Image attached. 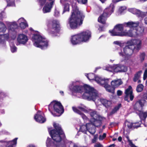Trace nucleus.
Wrapping results in <instances>:
<instances>
[{
	"instance_id": "1",
	"label": "nucleus",
	"mask_w": 147,
	"mask_h": 147,
	"mask_svg": "<svg viewBox=\"0 0 147 147\" xmlns=\"http://www.w3.org/2000/svg\"><path fill=\"white\" fill-rule=\"evenodd\" d=\"M79 82L75 81L72 82L69 86L70 90L73 92L81 93L83 92L84 88L85 92L82 95V98L88 100L94 101L98 97L97 91L93 88L86 85L83 87L79 84Z\"/></svg>"
},
{
	"instance_id": "2",
	"label": "nucleus",
	"mask_w": 147,
	"mask_h": 147,
	"mask_svg": "<svg viewBox=\"0 0 147 147\" xmlns=\"http://www.w3.org/2000/svg\"><path fill=\"white\" fill-rule=\"evenodd\" d=\"M127 45L122 50L119 52V55L125 60L129 59L132 55L134 50L138 51L141 48L142 41L140 39H131L128 41Z\"/></svg>"
},
{
	"instance_id": "3",
	"label": "nucleus",
	"mask_w": 147,
	"mask_h": 147,
	"mask_svg": "<svg viewBox=\"0 0 147 147\" xmlns=\"http://www.w3.org/2000/svg\"><path fill=\"white\" fill-rule=\"evenodd\" d=\"M7 25L8 27V32L7 34H3L7 29L5 24L1 22H0V42L1 43L3 41L7 40L9 38H11L14 40L16 36L17 32L15 28L17 24L15 22H7Z\"/></svg>"
},
{
	"instance_id": "4",
	"label": "nucleus",
	"mask_w": 147,
	"mask_h": 147,
	"mask_svg": "<svg viewBox=\"0 0 147 147\" xmlns=\"http://www.w3.org/2000/svg\"><path fill=\"white\" fill-rule=\"evenodd\" d=\"M72 10L68 24L70 27L74 29L79 27L82 25L85 15L82 12L79 11L76 5L72 4Z\"/></svg>"
},
{
	"instance_id": "5",
	"label": "nucleus",
	"mask_w": 147,
	"mask_h": 147,
	"mask_svg": "<svg viewBox=\"0 0 147 147\" xmlns=\"http://www.w3.org/2000/svg\"><path fill=\"white\" fill-rule=\"evenodd\" d=\"M32 40L35 46L42 49H46L49 46L48 40L42 37L39 32L33 35Z\"/></svg>"
},
{
	"instance_id": "6",
	"label": "nucleus",
	"mask_w": 147,
	"mask_h": 147,
	"mask_svg": "<svg viewBox=\"0 0 147 147\" xmlns=\"http://www.w3.org/2000/svg\"><path fill=\"white\" fill-rule=\"evenodd\" d=\"M139 24L138 22L131 21L127 22H125L122 24H118L116 25L113 30H110L109 32L111 35L112 36H119L115 35L118 33H121L124 31H123L124 26L129 27L130 28H134L138 26Z\"/></svg>"
},
{
	"instance_id": "7",
	"label": "nucleus",
	"mask_w": 147,
	"mask_h": 147,
	"mask_svg": "<svg viewBox=\"0 0 147 147\" xmlns=\"http://www.w3.org/2000/svg\"><path fill=\"white\" fill-rule=\"evenodd\" d=\"M46 24L48 28L49 33L52 36H59L60 28L59 22L56 20H47Z\"/></svg>"
},
{
	"instance_id": "8",
	"label": "nucleus",
	"mask_w": 147,
	"mask_h": 147,
	"mask_svg": "<svg viewBox=\"0 0 147 147\" xmlns=\"http://www.w3.org/2000/svg\"><path fill=\"white\" fill-rule=\"evenodd\" d=\"M145 102V100H144L137 101L135 105L134 108L136 110V113L139 114L142 123H143L145 126L146 127L147 124L145 123V120L147 117V111L144 112L141 110Z\"/></svg>"
},
{
	"instance_id": "9",
	"label": "nucleus",
	"mask_w": 147,
	"mask_h": 147,
	"mask_svg": "<svg viewBox=\"0 0 147 147\" xmlns=\"http://www.w3.org/2000/svg\"><path fill=\"white\" fill-rule=\"evenodd\" d=\"M49 109L54 116H59L64 112L63 107L61 103L56 101L52 102L49 105Z\"/></svg>"
},
{
	"instance_id": "10",
	"label": "nucleus",
	"mask_w": 147,
	"mask_h": 147,
	"mask_svg": "<svg viewBox=\"0 0 147 147\" xmlns=\"http://www.w3.org/2000/svg\"><path fill=\"white\" fill-rule=\"evenodd\" d=\"M114 6L113 4H111L110 6L105 9L102 15L100 16L98 19V22L102 24H105L106 18L113 12Z\"/></svg>"
},
{
	"instance_id": "11",
	"label": "nucleus",
	"mask_w": 147,
	"mask_h": 147,
	"mask_svg": "<svg viewBox=\"0 0 147 147\" xmlns=\"http://www.w3.org/2000/svg\"><path fill=\"white\" fill-rule=\"evenodd\" d=\"M72 109L75 112L80 115L85 121L88 120L86 116L80 111V110L85 113L88 112V109L83 104H81L78 106L77 108L75 107H73Z\"/></svg>"
},
{
	"instance_id": "12",
	"label": "nucleus",
	"mask_w": 147,
	"mask_h": 147,
	"mask_svg": "<svg viewBox=\"0 0 147 147\" xmlns=\"http://www.w3.org/2000/svg\"><path fill=\"white\" fill-rule=\"evenodd\" d=\"M41 5H43L46 3L43 8V11L44 13L49 12L51 11L53 4V0H37Z\"/></svg>"
},
{
	"instance_id": "13",
	"label": "nucleus",
	"mask_w": 147,
	"mask_h": 147,
	"mask_svg": "<svg viewBox=\"0 0 147 147\" xmlns=\"http://www.w3.org/2000/svg\"><path fill=\"white\" fill-rule=\"evenodd\" d=\"M80 131L86 134L87 131L90 134L93 135L96 132L94 125L90 123H87L86 125H83L80 127Z\"/></svg>"
},
{
	"instance_id": "14",
	"label": "nucleus",
	"mask_w": 147,
	"mask_h": 147,
	"mask_svg": "<svg viewBox=\"0 0 147 147\" xmlns=\"http://www.w3.org/2000/svg\"><path fill=\"white\" fill-rule=\"evenodd\" d=\"M79 34L82 42H88L91 36V32L89 30L84 31Z\"/></svg>"
},
{
	"instance_id": "15",
	"label": "nucleus",
	"mask_w": 147,
	"mask_h": 147,
	"mask_svg": "<svg viewBox=\"0 0 147 147\" xmlns=\"http://www.w3.org/2000/svg\"><path fill=\"white\" fill-rule=\"evenodd\" d=\"M128 31H124L121 33H118L115 35H119L120 36H127L130 37H135L136 36V30L134 28H131Z\"/></svg>"
},
{
	"instance_id": "16",
	"label": "nucleus",
	"mask_w": 147,
	"mask_h": 147,
	"mask_svg": "<svg viewBox=\"0 0 147 147\" xmlns=\"http://www.w3.org/2000/svg\"><path fill=\"white\" fill-rule=\"evenodd\" d=\"M85 75L87 78L90 80H95L96 82L99 84H102L105 82L104 80L98 76H95V75L93 73H90L88 74H86Z\"/></svg>"
},
{
	"instance_id": "17",
	"label": "nucleus",
	"mask_w": 147,
	"mask_h": 147,
	"mask_svg": "<svg viewBox=\"0 0 147 147\" xmlns=\"http://www.w3.org/2000/svg\"><path fill=\"white\" fill-rule=\"evenodd\" d=\"M34 119L37 122L42 123L45 121L46 119L43 113H41L40 111H38L34 116Z\"/></svg>"
},
{
	"instance_id": "18",
	"label": "nucleus",
	"mask_w": 147,
	"mask_h": 147,
	"mask_svg": "<svg viewBox=\"0 0 147 147\" xmlns=\"http://www.w3.org/2000/svg\"><path fill=\"white\" fill-rule=\"evenodd\" d=\"M104 69L112 72H120V64L114 65L113 66H109L104 68Z\"/></svg>"
},
{
	"instance_id": "19",
	"label": "nucleus",
	"mask_w": 147,
	"mask_h": 147,
	"mask_svg": "<svg viewBox=\"0 0 147 147\" xmlns=\"http://www.w3.org/2000/svg\"><path fill=\"white\" fill-rule=\"evenodd\" d=\"M17 40L19 44L24 45L28 41V38L25 34H20L18 35Z\"/></svg>"
},
{
	"instance_id": "20",
	"label": "nucleus",
	"mask_w": 147,
	"mask_h": 147,
	"mask_svg": "<svg viewBox=\"0 0 147 147\" xmlns=\"http://www.w3.org/2000/svg\"><path fill=\"white\" fill-rule=\"evenodd\" d=\"M70 41L73 45H76L82 42L79 34L72 36L71 37Z\"/></svg>"
},
{
	"instance_id": "21",
	"label": "nucleus",
	"mask_w": 147,
	"mask_h": 147,
	"mask_svg": "<svg viewBox=\"0 0 147 147\" xmlns=\"http://www.w3.org/2000/svg\"><path fill=\"white\" fill-rule=\"evenodd\" d=\"M130 11L133 14H135L137 16L139 17L143 18L146 15V12H142L140 10L135 8L131 9H130Z\"/></svg>"
},
{
	"instance_id": "22",
	"label": "nucleus",
	"mask_w": 147,
	"mask_h": 147,
	"mask_svg": "<svg viewBox=\"0 0 147 147\" xmlns=\"http://www.w3.org/2000/svg\"><path fill=\"white\" fill-rule=\"evenodd\" d=\"M125 93L126 96L125 98V100H127L128 97H129L130 100H132L134 98V95L133 94L131 86H129L128 88L125 90Z\"/></svg>"
},
{
	"instance_id": "23",
	"label": "nucleus",
	"mask_w": 147,
	"mask_h": 147,
	"mask_svg": "<svg viewBox=\"0 0 147 147\" xmlns=\"http://www.w3.org/2000/svg\"><path fill=\"white\" fill-rule=\"evenodd\" d=\"M141 122L132 123L127 121L125 122V127H127L129 128H137L140 126Z\"/></svg>"
},
{
	"instance_id": "24",
	"label": "nucleus",
	"mask_w": 147,
	"mask_h": 147,
	"mask_svg": "<svg viewBox=\"0 0 147 147\" xmlns=\"http://www.w3.org/2000/svg\"><path fill=\"white\" fill-rule=\"evenodd\" d=\"M105 80V82L104 84H101V85L105 84L104 87L105 88L106 90L109 92L113 93L114 92V88L113 86H111L109 85H108V84L109 83L108 79H104L103 80Z\"/></svg>"
},
{
	"instance_id": "25",
	"label": "nucleus",
	"mask_w": 147,
	"mask_h": 147,
	"mask_svg": "<svg viewBox=\"0 0 147 147\" xmlns=\"http://www.w3.org/2000/svg\"><path fill=\"white\" fill-rule=\"evenodd\" d=\"M87 113H90L92 117L90 121L94 120L95 119H98L99 117V116L98 114L96 111L94 110L89 109H88V112Z\"/></svg>"
},
{
	"instance_id": "26",
	"label": "nucleus",
	"mask_w": 147,
	"mask_h": 147,
	"mask_svg": "<svg viewBox=\"0 0 147 147\" xmlns=\"http://www.w3.org/2000/svg\"><path fill=\"white\" fill-rule=\"evenodd\" d=\"M139 23V22H138ZM139 24L138 26L134 28H136L135 30H136V36H141L142 35L144 32V28L143 26L138 27Z\"/></svg>"
},
{
	"instance_id": "27",
	"label": "nucleus",
	"mask_w": 147,
	"mask_h": 147,
	"mask_svg": "<svg viewBox=\"0 0 147 147\" xmlns=\"http://www.w3.org/2000/svg\"><path fill=\"white\" fill-rule=\"evenodd\" d=\"M18 22L22 29H24L28 26L26 21L23 18H20L18 20Z\"/></svg>"
},
{
	"instance_id": "28",
	"label": "nucleus",
	"mask_w": 147,
	"mask_h": 147,
	"mask_svg": "<svg viewBox=\"0 0 147 147\" xmlns=\"http://www.w3.org/2000/svg\"><path fill=\"white\" fill-rule=\"evenodd\" d=\"M111 83V86L115 88L121 85L122 84V82L121 79H116L112 81Z\"/></svg>"
},
{
	"instance_id": "29",
	"label": "nucleus",
	"mask_w": 147,
	"mask_h": 147,
	"mask_svg": "<svg viewBox=\"0 0 147 147\" xmlns=\"http://www.w3.org/2000/svg\"><path fill=\"white\" fill-rule=\"evenodd\" d=\"M99 117L98 119H95L94 120L91 121L90 123L93 125L94 126L95 129V127H98L100 126L101 125V122L99 120Z\"/></svg>"
},
{
	"instance_id": "30",
	"label": "nucleus",
	"mask_w": 147,
	"mask_h": 147,
	"mask_svg": "<svg viewBox=\"0 0 147 147\" xmlns=\"http://www.w3.org/2000/svg\"><path fill=\"white\" fill-rule=\"evenodd\" d=\"M100 101L107 108L110 107L112 103L110 101H109L104 99H101L100 100Z\"/></svg>"
},
{
	"instance_id": "31",
	"label": "nucleus",
	"mask_w": 147,
	"mask_h": 147,
	"mask_svg": "<svg viewBox=\"0 0 147 147\" xmlns=\"http://www.w3.org/2000/svg\"><path fill=\"white\" fill-rule=\"evenodd\" d=\"M142 73V71H140L135 74L133 79V81L134 82H136L138 80V83L140 82V80H139V79Z\"/></svg>"
},
{
	"instance_id": "32",
	"label": "nucleus",
	"mask_w": 147,
	"mask_h": 147,
	"mask_svg": "<svg viewBox=\"0 0 147 147\" xmlns=\"http://www.w3.org/2000/svg\"><path fill=\"white\" fill-rule=\"evenodd\" d=\"M69 4L67 2H65L63 5V10L62 14L65 12L69 11Z\"/></svg>"
},
{
	"instance_id": "33",
	"label": "nucleus",
	"mask_w": 147,
	"mask_h": 147,
	"mask_svg": "<svg viewBox=\"0 0 147 147\" xmlns=\"http://www.w3.org/2000/svg\"><path fill=\"white\" fill-rule=\"evenodd\" d=\"M17 138H16L13 140L8 142V146L7 147H13L14 146H15L17 144Z\"/></svg>"
},
{
	"instance_id": "34",
	"label": "nucleus",
	"mask_w": 147,
	"mask_h": 147,
	"mask_svg": "<svg viewBox=\"0 0 147 147\" xmlns=\"http://www.w3.org/2000/svg\"><path fill=\"white\" fill-rule=\"evenodd\" d=\"M46 145L47 147H50L51 146H53L55 145V143H53L51 141V139L48 138L46 142Z\"/></svg>"
},
{
	"instance_id": "35",
	"label": "nucleus",
	"mask_w": 147,
	"mask_h": 147,
	"mask_svg": "<svg viewBox=\"0 0 147 147\" xmlns=\"http://www.w3.org/2000/svg\"><path fill=\"white\" fill-rule=\"evenodd\" d=\"M9 45L11 48V50L12 53H14L17 51V48L13 45L12 42H9Z\"/></svg>"
},
{
	"instance_id": "36",
	"label": "nucleus",
	"mask_w": 147,
	"mask_h": 147,
	"mask_svg": "<svg viewBox=\"0 0 147 147\" xmlns=\"http://www.w3.org/2000/svg\"><path fill=\"white\" fill-rule=\"evenodd\" d=\"M121 104H119L117 106H116L112 111L110 113V115H112L115 113L118 110L119 108L121 107Z\"/></svg>"
},
{
	"instance_id": "37",
	"label": "nucleus",
	"mask_w": 147,
	"mask_h": 147,
	"mask_svg": "<svg viewBox=\"0 0 147 147\" xmlns=\"http://www.w3.org/2000/svg\"><path fill=\"white\" fill-rule=\"evenodd\" d=\"M7 3V6H14L15 4L14 0H6Z\"/></svg>"
},
{
	"instance_id": "38",
	"label": "nucleus",
	"mask_w": 147,
	"mask_h": 147,
	"mask_svg": "<svg viewBox=\"0 0 147 147\" xmlns=\"http://www.w3.org/2000/svg\"><path fill=\"white\" fill-rule=\"evenodd\" d=\"M120 72H126L127 70V67L122 65L120 64Z\"/></svg>"
},
{
	"instance_id": "39",
	"label": "nucleus",
	"mask_w": 147,
	"mask_h": 147,
	"mask_svg": "<svg viewBox=\"0 0 147 147\" xmlns=\"http://www.w3.org/2000/svg\"><path fill=\"white\" fill-rule=\"evenodd\" d=\"M144 86L142 84L138 85L136 87V91L138 92H140L143 90Z\"/></svg>"
},
{
	"instance_id": "40",
	"label": "nucleus",
	"mask_w": 147,
	"mask_h": 147,
	"mask_svg": "<svg viewBox=\"0 0 147 147\" xmlns=\"http://www.w3.org/2000/svg\"><path fill=\"white\" fill-rule=\"evenodd\" d=\"M113 44L115 45H116L120 47H121L122 46V44L120 41H115L113 42Z\"/></svg>"
},
{
	"instance_id": "41",
	"label": "nucleus",
	"mask_w": 147,
	"mask_h": 147,
	"mask_svg": "<svg viewBox=\"0 0 147 147\" xmlns=\"http://www.w3.org/2000/svg\"><path fill=\"white\" fill-rule=\"evenodd\" d=\"M127 138L128 139V141L129 142V144L131 147H137L132 143L131 140H129L128 137H127Z\"/></svg>"
},
{
	"instance_id": "42",
	"label": "nucleus",
	"mask_w": 147,
	"mask_h": 147,
	"mask_svg": "<svg viewBox=\"0 0 147 147\" xmlns=\"http://www.w3.org/2000/svg\"><path fill=\"white\" fill-rule=\"evenodd\" d=\"M145 56V54L144 53H141L140 55V58L141 61H143L144 59Z\"/></svg>"
},
{
	"instance_id": "43",
	"label": "nucleus",
	"mask_w": 147,
	"mask_h": 147,
	"mask_svg": "<svg viewBox=\"0 0 147 147\" xmlns=\"http://www.w3.org/2000/svg\"><path fill=\"white\" fill-rule=\"evenodd\" d=\"M106 134L105 133H103V134L102 135H100L99 137V140H103L106 137Z\"/></svg>"
},
{
	"instance_id": "44",
	"label": "nucleus",
	"mask_w": 147,
	"mask_h": 147,
	"mask_svg": "<svg viewBox=\"0 0 147 147\" xmlns=\"http://www.w3.org/2000/svg\"><path fill=\"white\" fill-rule=\"evenodd\" d=\"M59 11L55 9V12H54V15L55 16H59Z\"/></svg>"
},
{
	"instance_id": "45",
	"label": "nucleus",
	"mask_w": 147,
	"mask_h": 147,
	"mask_svg": "<svg viewBox=\"0 0 147 147\" xmlns=\"http://www.w3.org/2000/svg\"><path fill=\"white\" fill-rule=\"evenodd\" d=\"M78 3L82 4H85L87 1V0H77Z\"/></svg>"
},
{
	"instance_id": "46",
	"label": "nucleus",
	"mask_w": 147,
	"mask_h": 147,
	"mask_svg": "<svg viewBox=\"0 0 147 147\" xmlns=\"http://www.w3.org/2000/svg\"><path fill=\"white\" fill-rule=\"evenodd\" d=\"M147 78V69L146 70L144 74L143 79L145 80Z\"/></svg>"
},
{
	"instance_id": "47",
	"label": "nucleus",
	"mask_w": 147,
	"mask_h": 147,
	"mask_svg": "<svg viewBox=\"0 0 147 147\" xmlns=\"http://www.w3.org/2000/svg\"><path fill=\"white\" fill-rule=\"evenodd\" d=\"M95 147H103L102 145L100 143H96L94 145Z\"/></svg>"
},
{
	"instance_id": "48",
	"label": "nucleus",
	"mask_w": 147,
	"mask_h": 147,
	"mask_svg": "<svg viewBox=\"0 0 147 147\" xmlns=\"http://www.w3.org/2000/svg\"><path fill=\"white\" fill-rule=\"evenodd\" d=\"M125 9L126 7H121L119 8V10L121 12H122V11L125 10Z\"/></svg>"
},
{
	"instance_id": "49",
	"label": "nucleus",
	"mask_w": 147,
	"mask_h": 147,
	"mask_svg": "<svg viewBox=\"0 0 147 147\" xmlns=\"http://www.w3.org/2000/svg\"><path fill=\"white\" fill-rule=\"evenodd\" d=\"M117 93V95L119 96L121 95L122 94V92L120 90H118Z\"/></svg>"
},
{
	"instance_id": "50",
	"label": "nucleus",
	"mask_w": 147,
	"mask_h": 147,
	"mask_svg": "<svg viewBox=\"0 0 147 147\" xmlns=\"http://www.w3.org/2000/svg\"><path fill=\"white\" fill-rule=\"evenodd\" d=\"M4 96V94L3 92H0V97H3Z\"/></svg>"
},
{
	"instance_id": "51",
	"label": "nucleus",
	"mask_w": 147,
	"mask_h": 147,
	"mask_svg": "<svg viewBox=\"0 0 147 147\" xmlns=\"http://www.w3.org/2000/svg\"><path fill=\"white\" fill-rule=\"evenodd\" d=\"M96 138L95 136H94V138L92 140V142L93 143H94L96 141Z\"/></svg>"
},
{
	"instance_id": "52",
	"label": "nucleus",
	"mask_w": 147,
	"mask_h": 147,
	"mask_svg": "<svg viewBox=\"0 0 147 147\" xmlns=\"http://www.w3.org/2000/svg\"><path fill=\"white\" fill-rule=\"evenodd\" d=\"M144 20L145 24L147 25V17L145 18Z\"/></svg>"
},
{
	"instance_id": "53",
	"label": "nucleus",
	"mask_w": 147,
	"mask_h": 147,
	"mask_svg": "<svg viewBox=\"0 0 147 147\" xmlns=\"http://www.w3.org/2000/svg\"><path fill=\"white\" fill-rule=\"evenodd\" d=\"M27 147H36V146L33 144H30Z\"/></svg>"
},
{
	"instance_id": "54",
	"label": "nucleus",
	"mask_w": 147,
	"mask_h": 147,
	"mask_svg": "<svg viewBox=\"0 0 147 147\" xmlns=\"http://www.w3.org/2000/svg\"><path fill=\"white\" fill-rule=\"evenodd\" d=\"M122 138L121 136H119V138H118V140L119 141L121 142L122 140Z\"/></svg>"
},
{
	"instance_id": "55",
	"label": "nucleus",
	"mask_w": 147,
	"mask_h": 147,
	"mask_svg": "<svg viewBox=\"0 0 147 147\" xmlns=\"http://www.w3.org/2000/svg\"><path fill=\"white\" fill-rule=\"evenodd\" d=\"M60 93L62 95H63L64 94V92H63L62 91H60Z\"/></svg>"
},
{
	"instance_id": "56",
	"label": "nucleus",
	"mask_w": 147,
	"mask_h": 147,
	"mask_svg": "<svg viewBox=\"0 0 147 147\" xmlns=\"http://www.w3.org/2000/svg\"><path fill=\"white\" fill-rule=\"evenodd\" d=\"M140 1L141 2H144L146 1H147V0H140Z\"/></svg>"
},
{
	"instance_id": "57",
	"label": "nucleus",
	"mask_w": 147,
	"mask_h": 147,
	"mask_svg": "<svg viewBox=\"0 0 147 147\" xmlns=\"http://www.w3.org/2000/svg\"><path fill=\"white\" fill-rule=\"evenodd\" d=\"M102 3H103L106 0H100Z\"/></svg>"
},
{
	"instance_id": "58",
	"label": "nucleus",
	"mask_w": 147,
	"mask_h": 147,
	"mask_svg": "<svg viewBox=\"0 0 147 147\" xmlns=\"http://www.w3.org/2000/svg\"><path fill=\"white\" fill-rule=\"evenodd\" d=\"M116 139H117L116 138H113V141H115L116 140Z\"/></svg>"
},
{
	"instance_id": "59",
	"label": "nucleus",
	"mask_w": 147,
	"mask_h": 147,
	"mask_svg": "<svg viewBox=\"0 0 147 147\" xmlns=\"http://www.w3.org/2000/svg\"><path fill=\"white\" fill-rule=\"evenodd\" d=\"M100 67H97L96 68V69H99V68H100Z\"/></svg>"
},
{
	"instance_id": "60",
	"label": "nucleus",
	"mask_w": 147,
	"mask_h": 147,
	"mask_svg": "<svg viewBox=\"0 0 147 147\" xmlns=\"http://www.w3.org/2000/svg\"><path fill=\"white\" fill-rule=\"evenodd\" d=\"M137 125H138V124H136V125H135V126H137Z\"/></svg>"
},
{
	"instance_id": "61",
	"label": "nucleus",
	"mask_w": 147,
	"mask_h": 147,
	"mask_svg": "<svg viewBox=\"0 0 147 147\" xmlns=\"http://www.w3.org/2000/svg\"><path fill=\"white\" fill-rule=\"evenodd\" d=\"M103 128H105V126H103Z\"/></svg>"
},
{
	"instance_id": "62",
	"label": "nucleus",
	"mask_w": 147,
	"mask_h": 147,
	"mask_svg": "<svg viewBox=\"0 0 147 147\" xmlns=\"http://www.w3.org/2000/svg\"><path fill=\"white\" fill-rule=\"evenodd\" d=\"M110 61H111V62H113V61H112L111 60H110Z\"/></svg>"
},
{
	"instance_id": "63",
	"label": "nucleus",
	"mask_w": 147,
	"mask_h": 147,
	"mask_svg": "<svg viewBox=\"0 0 147 147\" xmlns=\"http://www.w3.org/2000/svg\"><path fill=\"white\" fill-rule=\"evenodd\" d=\"M100 28H99V30H100Z\"/></svg>"
},
{
	"instance_id": "64",
	"label": "nucleus",
	"mask_w": 147,
	"mask_h": 147,
	"mask_svg": "<svg viewBox=\"0 0 147 147\" xmlns=\"http://www.w3.org/2000/svg\"><path fill=\"white\" fill-rule=\"evenodd\" d=\"M146 98H147V97H146Z\"/></svg>"
}]
</instances>
